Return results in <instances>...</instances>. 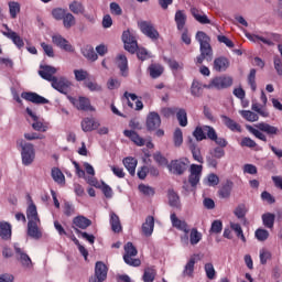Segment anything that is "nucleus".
<instances>
[{
    "label": "nucleus",
    "instance_id": "nucleus-1",
    "mask_svg": "<svg viewBox=\"0 0 282 282\" xmlns=\"http://www.w3.org/2000/svg\"><path fill=\"white\" fill-rule=\"evenodd\" d=\"M196 41L199 43L200 54L196 57V64L202 65L204 61L210 63L213 61V46L210 45V36L204 31L196 33Z\"/></svg>",
    "mask_w": 282,
    "mask_h": 282
},
{
    "label": "nucleus",
    "instance_id": "nucleus-2",
    "mask_svg": "<svg viewBox=\"0 0 282 282\" xmlns=\"http://www.w3.org/2000/svg\"><path fill=\"white\" fill-rule=\"evenodd\" d=\"M122 41L124 50L130 54H135L137 52L139 61H148V58H151V55H149V51H147V48L138 47V40H135V35H133L131 31H123Z\"/></svg>",
    "mask_w": 282,
    "mask_h": 282
},
{
    "label": "nucleus",
    "instance_id": "nucleus-3",
    "mask_svg": "<svg viewBox=\"0 0 282 282\" xmlns=\"http://www.w3.org/2000/svg\"><path fill=\"white\" fill-rule=\"evenodd\" d=\"M256 128H253L252 126H247L248 131L251 132L254 138H258V140H261L262 142H268V137H265L263 133H267V135H270V138L279 135V128L271 126L270 123L260 122L256 124Z\"/></svg>",
    "mask_w": 282,
    "mask_h": 282
},
{
    "label": "nucleus",
    "instance_id": "nucleus-4",
    "mask_svg": "<svg viewBox=\"0 0 282 282\" xmlns=\"http://www.w3.org/2000/svg\"><path fill=\"white\" fill-rule=\"evenodd\" d=\"M18 147H21L22 164L24 166H30L36 158V151L34 150V144L25 142L23 139L18 141Z\"/></svg>",
    "mask_w": 282,
    "mask_h": 282
},
{
    "label": "nucleus",
    "instance_id": "nucleus-5",
    "mask_svg": "<svg viewBox=\"0 0 282 282\" xmlns=\"http://www.w3.org/2000/svg\"><path fill=\"white\" fill-rule=\"evenodd\" d=\"M124 252L123 261L127 265H132V268H140V265H142V261L140 259L133 258L138 257V249L133 246V242H127L124 245Z\"/></svg>",
    "mask_w": 282,
    "mask_h": 282
},
{
    "label": "nucleus",
    "instance_id": "nucleus-6",
    "mask_svg": "<svg viewBox=\"0 0 282 282\" xmlns=\"http://www.w3.org/2000/svg\"><path fill=\"white\" fill-rule=\"evenodd\" d=\"M234 79L230 76H218L214 77L208 85H205L204 87L206 89H228V87H232Z\"/></svg>",
    "mask_w": 282,
    "mask_h": 282
},
{
    "label": "nucleus",
    "instance_id": "nucleus-7",
    "mask_svg": "<svg viewBox=\"0 0 282 282\" xmlns=\"http://www.w3.org/2000/svg\"><path fill=\"white\" fill-rule=\"evenodd\" d=\"M138 28L141 30L142 34L148 36V39H151V41H158V39H160V32H158L153 22L144 20L139 21Z\"/></svg>",
    "mask_w": 282,
    "mask_h": 282
},
{
    "label": "nucleus",
    "instance_id": "nucleus-8",
    "mask_svg": "<svg viewBox=\"0 0 282 282\" xmlns=\"http://www.w3.org/2000/svg\"><path fill=\"white\" fill-rule=\"evenodd\" d=\"M51 86L59 94H64V96H67V94H69V89H72V83L65 76L53 78Z\"/></svg>",
    "mask_w": 282,
    "mask_h": 282
},
{
    "label": "nucleus",
    "instance_id": "nucleus-9",
    "mask_svg": "<svg viewBox=\"0 0 282 282\" xmlns=\"http://www.w3.org/2000/svg\"><path fill=\"white\" fill-rule=\"evenodd\" d=\"M107 272L109 269L102 261H98L95 264V274L90 276L89 282H104L107 281Z\"/></svg>",
    "mask_w": 282,
    "mask_h": 282
},
{
    "label": "nucleus",
    "instance_id": "nucleus-10",
    "mask_svg": "<svg viewBox=\"0 0 282 282\" xmlns=\"http://www.w3.org/2000/svg\"><path fill=\"white\" fill-rule=\"evenodd\" d=\"M3 28L7 30L2 31L3 36L12 41L18 50H23V47H25V42H23V37L19 33L12 31V29H10L8 24H3Z\"/></svg>",
    "mask_w": 282,
    "mask_h": 282
},
{
    "label": "nucleus",
    "instance_id": "nucleus-11",
    "mask_svg": "<svg viewBox=\"0 0 282 282\" xmlns=\"http://www.w3.org/2000/svg\"><path fill=\"white\" fill-rule=\"evenodd\" d=\"M188 159L174 160L169 165V169L174 175H184L188 169Z\"/></svg>",
    "mask_w": 282,
    "mask_h": 282
},
{
    "label": "nucleus",
    "instance_id": "nucleus-12",
    "mask_svg": "<svg viewBox=\"0 0 282 282\" xmlns=\"http://www.w3.org/2000/svg\"><path fill=\"white\" fill-rule=\"evenodd\" d=\"M162 124V118H160V113L152 111L148 115L145 127L148 131H158Z\"/></svg>",
    "mask_w": 282,
    "mask_h": 282
},
{
    "label": "nucleus",
    "instance_id": "nucleus-13",
    "mask_svg": "<svg viewBox=\"0 0 282 282\" xmlns=\"http://www.w3.org/2000/svg\"><path fill=\"white\" fill-rule=\"evenodd\" d=\"M13 248L15 258L20 261L21 265H23V268H32V259L21 247H19V243H14Z\"/></svg>",
    "mask_w": 282,
    "mask_h": 282
},
{
    "label": "nucleus",
    "instance_id": "nucleus-14",
    "mask_svg": "<svg viewBox=\"0 0 282 282\" xmlns=\"http://www.w3.org/2000/svg\"><path fill=\"white\" fill-rule=\"evenodd\" d=\"M202 171L203 166L198 164H192L189 169L188 182L193 188L199 184V180H202Z\"/></svg>",
    "mask_w": 282,
    "mask_h": 282
},
{
    "label": "nucleus",
    "instance_id": "nucleus-15",
    "mask_svg": "<svg viewBox=\"0 0 282 282\" xmlns=\"http://www.w3.org/2000/svg\"><path fill=\"white\" fill-rule=\"evenodd\" d=\"M52 43L63 50L64 52H74V46L67 39L63 37L61 34H55L52 36Z\"/></svg>",
    "mask_w": 282,
    "mask_h": 282
},
{
    "label": "nucleus",
    "instance_id": "nucleus-16",
    "mask_svg": "<svg viewBox=\"0 0 282 282\" xmlns=\"http://www.w3.org/2000/svg\"><path fill=\"white\" fill-rule=\"evenodd\" d=\"M21 98H23V100H28V102H33L34 105H50L48 99L32 91L22 93Z\"/></svg>",
    "mask_w": 282,
    "mask_h": 282
},
{
    "label": "nucleus",
    "instance_id": "nucleus-17",
    "mask_svg": "<svg viewBox=\"0 0 282 282\" xmlns=\"http://www.w3.org/2000/svg\"><path fill=\"white\" fill-rule=\"evenodd\" d=\"M68 99L79 111H91V101H89V98L79 97L76 99L74 97H68Z\"/></svg>",
    "mask_w": 282,
    "mask_h": 282
},
{
    "label": "nucleus",
    "instance_id": "nucleus-18",
    "mask_svg": "<svg viewBox=\"0 0 282 282\" xmlns=\"http://www.w3.org/2000/svg\"><path fill=\"white\" fill-rule=\"evenodd\" d=\"M39 226H41V221H29L26 230L28 237H31V239L35 240L41 239V237H43V231H41V228H39Z\"/></svg>",
    "mask_w": 282,
    "mask_h": 282
},
{
    "label": "nucleus",
    "instance_id": "nucleus-19",
    "mask_svg": "<svg viewBox=\"0 0 282 282\" xmlns=\"http://www.w3.org/2000/svg\"><path fill=\"white\" fill-rule=\"evenodd\" d=\"M170 219L172 221L173 228H176V230H181L182 232H185V235H188V232H191V229H188V224L186 223V220L177 218V215L175 213L171 214Z\"/></svg>",
    "mask_w": 282,
    "mask_h": 282
},
{
    "label": "nucleus",
    "instance_id": "nucleus-20",
    "mask_svg": "<svg viewBox=\"0 0 282 282\" xmlns=\"http://www.w3.org/2000/svg\"><path fill=\"white\" fill-rule=\"evenodd\" d=\"M56 72H58L56 67L44 65V66H41V70H39V74L41 78H43L44 80H47L48 83H52L54 78H56V76H54Z\"/></svg>",
    "mask_w": 282,
    "mask_h": 282
},
{
    "label": "nucleus",
    "instance_id": "nucleus-21",
    "mask_svg": "<svg viewBox=\"0 0 282 282\" xmlns=\"http://www.w3.org/2000/svg\"><path fill=\"white\" fill-rule=\"evenodd\" d=\"M80 124H82V131H84L85 133L96 131V129H98V127H100V122H98L96 119L89 118V117L84 118L82 120Z\"/></svg>",
    "mask_w": 282,
    "mask_h": 282
},
{
    "label": "nucleus",
    "instance_id": "nucleus-22",
    "mask_svg": "<svg viewBox=\"0 0 282 282\" xmlns=\"http://www.w3.org/2000/svg\"><path fill=\"white\" fill-rule=\"evenodd\" d=\"M220 119L223 124H225L229 131L241 133V124H239L237 121L226 115H220Z\"/></svg>",
    "mask_w": 282,
    "mask_h": 282
},
{
    "label": "nucleus",
    "instance_id": "nucleus-23",
    "mask_svg": "<svg viewBox=\"0 0 282 282\" xmlns=\"http://www.w3.org/2000/svg\"><path fill=\"white\" fill-rule=\"evenodd\" d=\"M123 135L124 138H129V140H131V142H133L137 147H144L147 144L144 138L140 137L135 130H124Z\"/></svg>",
    "mask_w": 282,
    "mask_h": 282
},
{
    "label": "nucleus",
    "instance_id": "nucleus-24",
    "mask_svg": "<svg viewBox=\"0 0 282 282\" xmlns=\"http://www.w3.org/2000/svg\"><path fill=\"white\" fill-rule=\"evenodd\" d=\"M230 67V59L225 56H219L214 59V72H226Z\"/></svg>",
    "mask_w": 282,
    "mask_h": 282
},
{
    "label": "nucleus",
    "instance_id": "nucleus-25",
    "mask_svg": "<svg viewBox=\"0 0 282 282\" xmlns=\"http://www.w3.org/2000/svg\"><path fill=\"white\" fill-rule=\"evenodd\" d=\"M234 186H235V183L230 180H227L219 188L218 197H220V199H228L232 193Z\"/></svg>",
    "mask_w": 282,
    "mask_h": 282
},
{
    "label": "nucleus",
    "instance_id": "nucleus-26",
    "mask_svg": "<svg viewBox=\"0 0 282 282\" xmlns=\"http://www.w3.org/2000/svg\"><path fill=\"white\" fill-rule=\"evenodd\" d=\"M154 228H155V218H153V216H148L141 227L142 235H144V237H151V235H153Z\"/></svg>",
    "mask_w": 282,
    "mask_h": 282
},
{
    "label": "nucleus",
    "instance_id": "nucleus-27",
    "mask_svg": "<svg viewBox=\"0 0 282 282\" xmlns=\"http://www.w3.org/2000/svg\"><path fill=\"white\" fill-rule=\"evenodd\" d=\"M26 113L34 121L32 123V129H34V131H41L42 133H45V131H47V126H45V124H43V122L39 121V117L32 111V109L26 108Z\"/></svg>",
    "mask_w": 282,
    "mask_h": 282
},
{
    "label": "nucleus",
    "instance_id": "nucleus-28",
    "mask_svg": "<svg viewBox=\"0 0 282 282\" xmlns=\"http://www.w3.org/2000/svg\"><path fill=\"white\" fill-rule=\"evenodd\" d=\"M174 21L180 32H182V30H185L184 28H186L187 21L186 12L184 10H177L174 15Z\"/></svg>",
    "mask_w": 282,
    "mask_h": 282
},
{
    "label": "nucleus",
    "instance_id": "nucleus-29",
    "mask_svg": "<svg viewBox=\"0 0 282 282\" xmlns=\"http://www.w3.org/2000/svg\"><path fill=\"white\" fill-rule=\"evenodd\" d=\"M0 237L3 239V241H8L9 239H12V225L7 221L0 223Z\"/></svg>",
    "mask_w": 282,
    "mask_h": 282
},
{
    "label": "nucleus",
    "instance_id": "nucleus-30",
    "mask_svg": "<svg viewBox=\"0 0 282 282\" xmlns=\"http://www.w3.org/2000/svg\"><path fill=\"white\" fill-rule=\"evenodd\" d=\"M118 58V68L121 72V76H129V61L127 59V56L124 54H119L117 56Z\"/></svg>",
    "mask_w": 282,
    "mask_h": 282
},
{
    "label": "nucleus",
    "instance_id": "nucleus-31",
    "mask_svg": "<svg viewBox=\"0 0 282 282\" xmlns=\"http://www.w3.org/2000/svg\"><path fill=\"white\" fill-rule=\"evenodd\" d=\"M73 226H75L77 228V230H78V228H80V230H87V228H89V226H91V220H89L85 216H76L73 219Z\"/></svg>",
    "mask_w": 282,
    "mask_h": 282
},
{
    "label": "nucleus",
    "instance_id": "nucleus-32",
    "mask_svg": "<svg viewBox=\"0 0 282 282\" xmlns=\"http://www.w3.org/2000/svg\"><path fill=\"white\" fill-rule=\"evenodd\" d=\"M191 14L194 17V19L198 22L202 23V25H210V19H208V15L206 14H199V10L197 8H192L191 9Z\"/></svg>",
    "mask_w": 282,
    "mask_h": 282
},
{
    "label": "nucleus",
    "instance_id": "nucleus-33",
    "mask_svg": "<svg viewBox=\"0 0 282 282\" xmlns=\"http://www.w3.org/2000/svg\"><path fill=\"white\" fill-rule=\"evenodd\" d=\"M26 219L29 221H41V218H39V212L36 210V205L34 203H31L26 208Z\"/></svg>",
    "mask_w": 282,
    "mask_h": 282
},
{
    "label": "nucleus",
    "instance_id": "nucleus-34",
    "mask_svg": "<svg viewBox=\"0 0 282 282\" xmlns=\"http://www.w3.org/2000/svg\"><path fill=\"white\" fill-rule=\"evenodd\" d=\"M123 166L130 173V175H135V167L138 166V160L135 158L128 156L123 159Z\"/></svg>",
    "mask_w": 282,
    "mask_h": 282
},
{
    "label": "nucleus",
    "instance_id": "nucleus-35",
    "mask_svg": "<svg viewBox=\"0 0 282 282\" xmlns=\"http://www.w3.org/2000/svg\"><path fill=\"white\" fill-rule=\"evenodd\" d=\"M169 204L172 208H182V203L180 202V195L175 193L173 189H169L167 192Z\"/></svg>",
    "mask_w": 282,
    "mask_h": 282
},
{
    "label": "nucleus",
    "instance_id": "nucleus-36",
    "mask_svg": "<svg viewBox=\"0 0 282 282\" xmlns=\"http://www.w3.org/2000/svg\"><path fill=\"white\" fill-rule=\"evenodd\" d=\"M276 219V216L272 213H265L262 215V224L264 228H269V230H272L274 228V221Z\"/></svg>",
    "mask_w": 282,
    "mask_h": 282
},
{
    "label": "nucleus",
    "instance_id": "nucleus-37",
    "mask_svg": "<svg viewBox=\"0 0 282 282\" xmlns=\"http://www.w3.org/2000/svg\"><path fill=\"white\" fill-rule=\"evenodd\" d=\"M110 226L115 232H122V225L120 224V217L116 213L110 214Z\"/></svg>",
    "mask_w": 282,
    "mask_h": 282
},
{
    "label": "nucleus",
    "instance_id": "nucleus-38",
    "mask_svg": "<svg viewBox=\"0 0 282 282\" xmlns=\"http://www.w3.org/2000/svg\"><path fill=\"white\" fill-rule=\"evenodd\" d=\"M82 54L88 61H98V54H96V51H94V46L91 45L84 46V48L82 50Z\"/></svg>",
    "mask_w": 282,
    "mask_h": 282
},
{
    "label": "nucleus",
    "instance_id": "nucleus-39",
    "mask_svg": "<svg viewBox=\"0 0 282 282\" xmlns=\"http://www.w3.org/2000/svg\"><path fill=\"white\" fill-rule=\"evenodd\" d=\"M176 118H177L180 127L188 126V115L186 113V109L177 108Z\"/></svg>",
    "mask_w": 282,
    "mask_h": 282
},
{
    "label": "nucleus",
    "instance_id": "nucleus-40",
    "mask_svg": "<svg viewBox=\"0 0 282 282\" xmlns=\"http://www.w3.org/2000/svg\"><path fill=\"white\" fill-rule=\"evenodd\" d=\"M62 21L65 30H72L76 25V17L70 12H66Z\"/></svg>",
    "mask_w": 282,
    "mask_h": 282
},
{
    "label": "nucleus",
    "instance_id": "nucleus-41",
    "mask_svg": "<svg viewBox=\"0 0 282 282\" xmlns=\"http://www.w3.org/2000/svg\"><path fill=\"white\" fill-rule=\"evenodd\" d=\"M189 151L192 152L193 159L199 164H204V158L202 156V150L195 143L189 144Z\"/></svg>",
    "mask_w": 282,
    "mask_h": 282
},
{
    "label": "nucleus",
    "instance_id": "nucleus-42",
    "mask_svg": "<svg viewBox=\"0 0 282 282\" xmlns=\"http://www.w3.org/2000/svg\"><path fill=\"white\" fill-rule=\"evenodd\" d=\"M149 72L151 78H160V76L164 74V67H162L160 64H151L149 66Z\"/></svg>",
    "mask_w": 282,
    "mask_h": 282
},
{
    "label": "nucleus",
    "instance_id": "nucleus-43",
    "mask_svg": "<svg viewBox=\"0 0 282 282\" xmlns=\"http://www.w3.org/2000/svg\"><path fill=\"white\" fill-rule=\"evenodd\" d=\"M239 113L247 122H257L259 120V115L253 111L240 110Z\"/></svg>",
    "mask_w": 282,
    "mask_h": 282
},
{
    "label": "nucleus",
    "instance_id": "nucleus-44",
    "mask_svg": "<svg viewBox=\"0 0 282 282\" xmlns=\"http://www.w3.org/2000/svg\"><path fill=\"white\" fill-rule=\"evenodd\" d=\"M191 94L194 96V98H202V95L204 94V89H202V84L199 82L194 80L191 86Z\"/></svg>",
    "mask_w": 282,
    "mask_h": 282
},
{
    "label": "nucleus",
    "instance_id": "nucleus-45",
    "mask_svg": "<svg viewBox=\"0 0 282 282\" xmlns=\"http://www.w3.org/2000/svg\"><path fill=\"white\" fill-rule=\"evenodd\" d=\"M68 8L73 14H85V6L79 1H73Z\"/></svg>",
    "mask_w": 282,
    "mask_h": 282
},
{
    "label": "nucleus",
    "instance_id": "nucleus-46",
    "mask_svg": "<svg viewBox=\"0 0 282 282\" xmlns=\"http://www.w3.org/2000/svg\"><path fill=\"white\" fill-rule=\"evenodd\" d=\"M156 275H158V271H155L153 267H149L144 270L142 279L144 282H153L155 281Z\"/></svg>",
    "mask_w": 282,
    "mask_h": 282
},
{
    "label": "nucleus",
    "instance_id": "nucleus-47",
    "mask_svg": "<svg viewBox=\"0 0 282 282\" xmlns=\"http://www.w3.org/2000/svg\"><path fill=\"white\" fill-rule=\"evenodd\" d=\"M202 241V232L197 230V228H192L189 234V243L191 246H197Z\"/></svg>",
    "mask_w": 282,
    "mask_h": 282
},
{
    "label": "nucleus",
    "instance_id": "nucleus-48",
    "mask_svg": "<svg viewBox=\"0 0 282 282\" xmlns=\"http://www.w3.org/2000/svg\"><path fill=\"white\" fill-rule=\"evenodd\" d=\"M51 175L57 184H65V175L58 167L52 169Z\"/></svg>",
    "mask_w": 282,
    "mask_h": 282
},
{
    "label": "nucleus",
    "instance_id": "nucleus-49",
    "mask_svg": "<svg viewBox=\"0 0 282 282\" xmlns=\"http://www.w3.org/2000/svg\"><path fill=\"white\" fill-rule=\"evenodd\" d=\"M173 142L174 147L180 148L181 144H184V133L182 132V129L176 128L173 133Z\"/></svg>",
    "mask_w": 282,
    "mask_h": 282
},
{
    "label": "nucleus",
    "instance_id": "nucleus-50",
    "mask_svg": "<svg viewBox=\"0 0 282 282\" xmlns=\"http://www.w3.org/2000/svg\"><path fill=\"white\" fill-rule=\"evenodd\" d=\"M9 12L11 19H17V15L21 12V4L14 1L9 2Z\"/></svg>",
    "mask_w": 282,
    "mask_h": 282
},
{
    "label": "nucleus",
    "instance_id": "nucleus-51",
    "mask_svg": "<svg viewBox=\"0 0 282 282\" xmlns=\"http://www.w3.org/2000/svg\"><path fill=\"white\" fill-rule=\"evenodd\" d=\"M231 230L236 232V236L241 239L243 243H246V236L243 235V229H241V225L237 223H231L230 224Z\"/></svg>",
    "mask_w": 282,
    "mask_h": 282
},
{
    "label": "nucleus",
    "instance_id": "nucleus-52",
    "mask_svg": "<svg viewBox=\"0 0 282 282\" xmlns=\"http://www.w3.org/2000/svg\"><path fill=\"white\" fill-rule=\"evenodd\" d=\"M248 85L252 91H257V69L252 68L248 75Z\"/></svg>",
    "mask_w": 282,
    "mask_h": 282
},
{
    "label": "nucleus",
    "instance_id": "nucleus-53",
    "mask_svg": "<svg viewBox=\"0 0 282 282\" xmlns=\"http://www.w3.org/2000/svg\"><path fill=\"white\" fill-rule=\"evenodd\" d=\"M256 239L258 241H268V238L270 237V231L267 229L258 228L254 232Z\"/></svg>",
    "mask_w": 282,
    "mask_h": 282
},
{
    "label": "nucleus",
    "instance_id": "nucleus-54",
    "mask_svg": "<svg viewBox=\"0 0 282 282\" xmlns=\"http://www.w3.org/2000/svg\"><path fill=\"white\" fill-rule=\"evenodd\" d=\"M74 75L77 83H83V80H87V78H89V73L85 69H75Z\"/></svg>",
    "mask_w": 282,
    "mask_h": 282
},
{
    "label": "nucleus",
    "instance_id": "nucleus-55",
    "mask_svg": "<svg viewBox=\"0 0 282 282\" xmlns=\"http://www.w3.org/2000/svg\"><path fill=\"white\" fill-rule=\"evenodd\" d=\"M65 14H67V10L63 8H55L52 10V17L55 19V21H63Z\"/></svg>",
    "mask_w": 282,
    "mask_h": 282
},
{
    "label": "nucleus",
    "instance_id": "nucleus-56",
    "mask_svg": "<svg viewBox=\"0 0 282 282\" xmlns=\"http://www.w3.org/2000/svg\"><path fill=\"white\" fill-rule=\"evenodd\" d=\"M165 63H167L170 69H172V72H177L178 69H184V64L176 62L173 58H165Z\"/></svg>",
    "mask_w": 282,
    "mask_h": 282
},
{
    "label": "nucleus",
    "instance_id": "nucleus-57",
    "mask_svg": "<svg viewBox=\"0 0 282 282\" xmlns=\"http://www.w3.org/2000/svg\"><path fill=\"white\" fill-rule=\"evenodd\" d=\"M194 138L197 140V142H202V140H206V131L204 130V126L196 127L193 132Z\"/></svg>",
    "mask_w": 282,
    "mask_h": 282
},
{
    "label": "nucleus",
    "instance_id": "nucleus-58",
    "mask_svg": "<svg viewBox=\"0 0 282 282\" xmlns=\"http://www.w3.org/2000/svg\"><path fill=\"white\" fill-rule=\"evenodd\" d=\"M221 230H224V223H221V220H214L212 223L209 232H213L214 235H219Z\"/></svg>",
    "mask_w": 282,
    "mask_h": 282
},
{
    "label": "nucleus",
    "instance_id": "nucleus-59",
    "mask_svg": "<svg viewBox=\"0 0 282 282\" xmlns=\"http://www.w3.org/2000/svg\"><path fill=\"white\" fill-rule=\"evenodd\" d=\"M193 272H195V258H191L184 269V274L187 276H193Z\"/></svg>",
    "mask_w": 282,
    "mask_h": 282
},
{
    "label": "nucleus",
    "instance_id": "nucleus-60",
    "mask_svg": "<svg viewBox=\"0 0 282 282\" xmlns=\"http://www.w3.org/2000/svg\"><path fill=\"white\" fill-rule=\"evenodd\" d=\"M139 191L140 193H142L143 195H147L148 197L155 195V189L149 185L140 184Z\"/></svg>",
    "mask_w": 282,
    "mask_h": 282
},
{
    "label": "nucleus",
    "instance_id": "nucleus-61",
    "mask_svg": "<svg viewBox=\"0 0 282 282\" xmlns=\"http://www.w3.org/2000/svg\"><path fill=\"white\" fill-rule=\"evenodd\" d=\"M204 131H205L208 140H212V142L217 140V131L215 130V128H213L210 126H204Z\"/></svg>",
    "mask_w": 282,
    "mask_h": 282
},
{
    "label": "nucleus",
    "instance_id": "nucleus-62",
    "mask_svg": "<svg viewBox=\"0 0 282 282\" xmlns=\"http://www.w3.org/2000/svg\"><path fill=\"white\" fill-rule=\"evenodd\" d=\"M246 213H248V210L246 209V205L240 204L236 207L234 215H236L238 219H243V217H246Z\"/></svg>",
    "mask_w": 282,
    "mask_h": 282
},
{
    "label": "nucleus",
    "instance_id": "nucleus-63",
    "mask_svg": "<svg viewBox=\"0 0 282 282\" xmlns=\"http://www.w3.org/2000/svg\"><path fill=\"white\" fill-rule=\"evenodd\" d=\"M205 272H206L207 279H209L210 281H213V279H215V274H217L213 263H206L205 264Z\"/></svg>",
    "mask_w": 282,
    "mask_h": 282
},
{
    "label": "nucleus",
    "instance_id": "nucleus-64",
    "mask_svg": "<svg viewBox=\"0 0 282 282\" xmlns=\"http://www.w3.org/2000/svg\"><path fill=\"white\" fill-rule=\"evenodd\" d=\"M273 65H274V69L276 72L278 76H282V59H281V57L275 56L273 58Z\"/></svg>",
    "mask_w": 282,
    "mask_h": 282
}]
</instances>
